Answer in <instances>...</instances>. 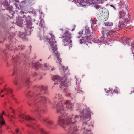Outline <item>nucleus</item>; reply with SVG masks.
Returning <instances> with one entry per match:
<instances>
[{"label":"nucleus","mask_w":134,"mask_h":134,"mask_svg":"<svg viewBox=\"0 0 134 134\" xmlns=\"http://www.w3.org/2000/svg\"><path fill=\"white\" fill-rule=\"evenodd\" d=\"M47 88L46 86H37L35 88L34 92L28 94L31 103L35 106L33 112L38 119L41 116V114L43 112V111L39 108V105L45 103L47 100V98L43 95L46 92Z\"/></svg>","instance_id":"obj_1"},{"label":"nucleus","mask_w":134,"mask_h":134,"mask_svg":"<svg viewBox=\"0 0 134 134\" xmlns=\"http://www.w3.org/2000/svg\"><path fill=\"white\" fill-rule=\"evenodd\" d=\"M40 19H41L39 24V26L41 27L39 28V31L38 32V36L39 37L40 40H43L44 41H48L49 40V38L48 37H51V38L49 39V48L50 51H52L54 53V55L55 56V59L56 60V62L59 63V69L60 70L63 71V72H64L68 69V67H65L63 66H62L60 64L62 62L61 59L59 58L60 54L56 51L57 49V45L56 42L55 40V37L54 35L52 33H49L47 36H45L44 35V30L45 28L44 24V21L43 19H41L40 17Z\"/></svg>","instance_id":"obj_2"},{"label":"nucleus","mask_w":134,"mask_h":134,"mask_svg":"<svg viewBox=\"0 0 134 134\" xmlns=\"http://www.w3.org/2000/svg\"><path fill=\"white\" fill-rule=\"evenodd\" d=\"M52 79L55 82V85L61 83L60 87L63 90L65 93H68L67 86L70 84V81L66 78L62 79L58 75L53 76L52 77Z\"/></svg>","instance_id":"obj_3"},{"label":"nucleus","mask_w":134,"mask_h":134,"mask_svg":"<svg viewBox=\"0 0 134 134\" xmlns=\"http://www.w3.org/2000/svg\"><path fill=\"white\" fill-rule=\"evenodd\" d=\"M9 36L8 39L9 43L6 45V49L3 50L2 51L4 55H7L8 53V50L14 49L15 46L16 39L14 37V34L13 33H11Z\"/></svg>","instance_id":"obj_4"},{"label":"nucleus","mask_w":134,"mask_h":134,"mask_svg":"<svg viewBox=\"0 0 134 134\" xmlns=\"http://www.w3.org/2000/svg\"><path fill=\"white\" fill-rule=\"evenodd\" d=\"M71 35L68 31H66L62 35L61 38H64L62 40L63 44L65 46H68L70 47L72 46V41L70 40Z\"/></svg>","instance_id":"obj_5"},{"label":"nucleus","mask_w":134,"mask_h":134,"mask_svg":"<svg viewBox=\"0 0 134 134\" xmlns=\"http://www.w3.org/2000/svg\"><path fill=\"white\" fill-rule=\"evenodd\" d=\"M34 66L35 69L36 70L40 68L42 69L48 70L50 71H53L55 69V68L53 67L50 66L47 63L42 65L38 63H36L35 64Z\"/></svg>","instance_id":"obj_6"},{"label":"nucleus","mask_w":134,"mask_h":134,"mask_svg":"<svg viewBox=\"0 0 134 134\" xmlns=\"http://www.w3.org/2000/svg\"><path fill=\"white\" fill-rule=\"evenodd\" d=\"M90 32V31L88 28H85L81 31H80L79 34V35L78 37V38H80V37L85 38L87 39Z\"/></svg>","instance_id":"obj_7"},{"label":"nucleus","mask_w":134,"mask_h":134,"mask_svg":"<svg viewBox=\"0 0 134 134\" xmlns=\"http://www.w3.org/2000/svg\"><path fill=\"white\" fill-rule=\"evenodd\" d=\"M83 126L82 127V130L83 132V134H92L91 132V128L93 127V125L91 124V125H85V127Z\"/></svg>","instance_id":"obj_8"},{"label":"nucleus","mask_w":134,"mask_h":134,"mask_svg":"<svg viewBox=\"0 0 134 134\" xmlns=\"http://www.w3.org/2000/svg\"><path fill=\"white\" fill-rule=\"evenodd\" d=\"M26 27L25 29L26 35H30L31 32L33 30L34 27L32 26V23L31 21L28 22L26 26Z\"/></svg>","instance_id":"obj_9"},{"label":"nucleus","mask_w":134,"mask_h":134,"mask_svg":"<svg viewBox=\"0 0 134 134\" xmlns=\"http://www.w3.org/2000/svg\"><path fill=\"white\" fill-rule=\"evenodd\" d=\"M20 119V122H22L25 120L30 121L33 120L34 119L28 115H25L23 114H21L19 115Z\"/></svg>","instance_id":"obj_10"},{"label":"nucleus","mask_w":134,"mask_h":134,"mask_svg":"<svg viewBox=\"0 0 134 134\" xmlns=\"http://www.w3.org/2000/svg\"><path fill=\"white\" fill-rule=\"evenodd\" d=\"M120 19L124 20L126 23L129 21V14L127 13H126L124 11H121L120 12Z\"/></svg>","instance_id":"obj_11"},{"label":"nucleus","mask_w":134,"mask_h":134,"mask_svg":"<svg viewBox=\"0 0 134 134\" xmlns=\"http://www.w3.org/2000/svg\"><path fill=\"white\" fill-rule=\"evenodd\" d=\"M25 55L24 54H20L19 55H18L17 56H13L12 60L11 62L13 63V64H14L16 63L17 62H18V61L21 59H22V58L24 57ZM25 57L24 56V58Z\"/></svg>","instance_id":"obj_12"},{"label":"nucleus","mask_w":134,"mask_h":134,"mask_svg":"<svg viewBox=\"0 0 134 134\" xmlns=\"http://www.w3.org/2000/svg\"><path fill=\"white\" fill-rule=\"evenodd\" d=\"M20 84L25 83L26 85H28L30 83V81L29 79L28 76H25L24 77L22 78L20 80Z\"/></svg>","instance_id":"obj_13"},{"label":"nucleus","mask_w":134,"mask_h":134,"mask_svg":"<svg viewBox=\"0 0 134 134\" xmlns=\"http://www.w3.org/2000/svg\"><path fill=\"white\" fill-rule=\"evenodd\" d=\"M2 92H3L5 94L8 95H12V90L7 87H5L3 90H2L0 93H1Z\"/></svg>","instance_id":"obj_14"},{"label":"nucleus","mask_w":134,"mask_h":134,"mask_svg":"<svg viewBox=\"0 0 134 134\" xmlns=\"http://www.w3.org/2000/svg\"><path fill=\"white\" fill-rule=\"evenodd\" d=\"M43 120L44 122L46 123V126L48 127H52L53 125L54 122L53 121L48 120L46 118H43Z\"/></svg>","instance_id":"obj_15"},{"label":"nucleus","mask_w":134,"mask_h":134,"mask_svg":"<svg viewBox=\"0 0 134 134\" xmlns=\"http://www.w3.org/2000/svg\"><path fill=\"white\" fill-rule=\"evenodd\" d=\"M18 35L19 37L22 38L23 40L24 41L25 40L26 36L24 33L20 32L18 33Z\"/></svg>","instance_id":"obj_16"},{"label":"nucleus","mask_w":134,"mask_h":134,"mask_svg":"<svg viewBox=\"0 0 134 134\" xmlns=\"http://www.w3.org/2000/svg\"><path fill=\"white\" fill-rule=\"evenodd\" d=\"M124 41L125 42L126 44H128L129 46H131L132 44L131 41L130 40V39L129 38H127L124 39V41H123V43H124Z\"/></svg>","instance_id":"obj_17"},{"label":"nucleus","mask_w":134,"mask_h":134,"mask_svg":"<svg viewBox=\"0 0 134 134\" xmlns=\"http://www.w3.org/2000/svg\"><path fill=\"white\" fill-rule=\"evenodd\" d=\"M23 22V20L22 19H19L18 20H17L16 21L17 24L19 26L22 27Z\"/></svg>","instance_id":"obj_18"},{"label":"nucleus","mask_w":134,"mask_h":134,"mask_svg":"<svg viewBox=\"0 0 134 134\" xmlns=\"http://www.w3.org/2000/svg\"><path fill=\"white\" fill-rule=\"evenodd\" d=\"M104 25L105 26H107L108 27H109L113 26V23L111 22L104 23Z\"/></svg>","instance_id":"obj_19"},{"label":"nucleus","mask_w":134,"mask_h":134,"mask_svg":"<svg viewBox=\"0 0 134 134\" xmlns=\"http://www.w3.org/2000/svg\"><path fill=\"white\" fill-rule=\"evenodd\" d=\"M76 90L77 91L78 93H83V91L79 86H77L76 87Z\"/></svg>","instance_id":"obj_20"},{"label":"nucleus","mask_w":134,"mask_h":134,"mask_svg":"<svg viewBox=\"0 0 134 134\" xmlns=\"http://www.w3.org/2000/svg\"><path fill=\"white\" fill-rule=\"evenodd\" d=\"M82 39L80 40V44H82L84 43H85L87 41V39H86L85 38H82Z\"/></svg>","instance_id":"obj_21"},{"label":"nucleus","mask_w":134,"mask_h":134,"mask_svg":"<svg viewBox=\"0 0 134 134\" xmlns=\"http://www.w3.org/2000/svg\"><path fill=\"white\" fill-rule=\"evenodd\" d=\"M112 89H111L110 88V90H109L108 92H110L111 93H112V94H114L115 93H116V94L118 93V91H115L114 90H113V91H112Z\"/></svg>","instance_id":"obj_22"},{"label":"nucleus","mask_w":134,"mask_h":134,"mask_svg":"<svg viewBox=\"0 0 134 134\" xmlns=\"http://www.w3.org/2000/svg\"><path fill=\"white\" fill-rule=\"evenodd\" d=\"M6 41V39L2 36H0V43H3L4 41Z\"/></svg>","instance_id":"obj_23"},{"label":"nucleus","mask_w":134,"mask_h":134,"mask_svg":"<svg viewBox=\"0 0 134 134\" xmlns=\"http://www.w3.org/2000/svg\"><path fill=\"white\" fill-rule=\"evenodd\" d=\"M15 1L16 3H14L15 4L16 7V8H18V9H19V7L18 6V5H19L20 2L19 1V0H15Z\"/></svg>","instance_id":"obj_24"},{"label":"nucleus","mask_w":134,"mask_h":134,"mask_svg":"<svg viewBox=\"0 0 134 134\" xmlns=\"http://www.w3.org/2000/svg\"><path fill=\"white\" fill-rule=\"evenodd\" d=\"M19 131V129L17 128L15 129L14 131H12V133L13 134H16L18 133Z\"/></svg>","instance_id":"obj_25"},{"label":"nucleus","mask_w":134,"mask_h":134,"mask_svg":"<svg viewBox=\"0 0 134 134\" xmlns=\"http://www.w3.org/2000/svg\"><path fill=\"white\" fill-rule=\"evenodd\" d=\"M40 132L41 134H47L45 131L42 129H41L40 130Z\"/></svg>","instance_id":"obj_26"},{"label":"nucleus","mask_w":134,"mask_h":134,"mask_svg":"<svg viewBox=\"0 0 134 134\" xmlns=\"http://www.w3.org/2000/svg\"><path fill=\"white\" fill-rule=\"evenodd\" d=\"M25 47L24 46L21 45L20 46H19L18 47V49H19L21 50H22V49H24L25 48Z\"/></svg>","instance_id":"obj_27"},{"label":"nucleus","mask_w":134,"mask_h":134,"mask_svg":"<svg viewBox=\"0 0 134 134\" xmlns=\"http://www.w3.org/2000/svg\"><path fill=\"white\" fill-rule=\"evenodd\" d=\"M14 83V85H19V84L18 81L17 79H16L15 80Z\"/></svg>","instance_id":"obj_28"},{"label":"nucleus","mask_w":134,"mask_h":134,"mask_svg":"<svg viewBox=\"0 0 134 134\" xmlns=\"http://www.w3.org/2000/svg\"><path fill=\"white\" fill-rule=\"evenodd\" d=\"M90 21L91 22L92 24V25H93L96 23V21L93 20Z\"/></svg>","instance_id":"obj_29"},{"label":"nucleus","mask_w":134,"mask_h":134,"mask_svg":"<svg viewBox=\"0 0 134 134\" xmlns=\"http://www.w3.org/2000/svg\"><path fill=\"white\" fill-rule=\"evenodd\" d=\"M94 7L95 8H96L97 9H99L100 8V6L97 5H94Z\"/></svg>","instance_id":"obj_30"},{"label":"nucleus","mask_w":134,"mask_h":134,"mask_svg":"<svg viewBox=\"0 0 134 134\" xmlns=\"http://www.w3.org/2000/svg\"><path fill=\"white\" fill-rule=\"evenodd\" d=\"M34 125V124L33 123H31V125L29 124V125H27V126L29 127H33V126Z\"/></svg>","instance_id":"obj_31"},{"label":"nucleus","mask_w":134,"mask_h":134,"mask_svg":"<svg viewBox=\"0 0 134 134\" xmlns=\"http://www.w3.org/2000/svg\"><path fill=\"white\" fill-rule=\"evenodd\" d=\"M76 83L77 84H79V82H80L81 81L80 80L78 79H76Z\"/></svg>","instance_id":"obj_32"},{"label":"nucleus","mask_w":134,"mask_h":134,"mask_svg":"<svg viewBox=\"0 0 134 134\" xmlns=\"http://www.w3.org/2000/svg\"><path fill=\"white\" fill-rule=\"evenodd\" d=\"M110 32L109 31H108L107 33L106 34L107 36H109V34H110Z\"/></svg>","instance_id":"obj_33"},{"label":"nucleus","mask_w":134,"mask_h":134,"mask_svg":"<svg viewBox=\"0 0 134 134\" xmlns=\"http://www.w3.org/2000/svg\"><path fill=\"white\" fill-rule=\"evenodd\" d=\"M24 59H23V60L22 61V62H20V63H21V64L22 63H23L24 64L25 63L24 62V61H23V60H24ZM20 63V62H19V63Z\"/></svg>","instance_id":"obj_34"},{"label":"nucleus","mask_w":134,"mask_h":134,"mask_svg":"<svg viewBox=\"0 0 134 134\" xmlns=\"http://www.w3.org/2000/svg\"><path fill=\"white\" fill-rule=\"evenodd\" d=\"M116 28L119 29V28H118V27H119L120 26V24L119 25L118 24V27L117 25H116Z\"/></svg>","instance_id":"obj_35"},{"label":"nucleus","mask_w":134,"mask_h":134,"mask_svg":"<svg viewBox=\"0 0 134 134\" xmlns=\"http://www.w3.org/2000/svg\"><path fill=\"white\" fill-rule=\"evenodd\" d=\"M7 116L9 117H12V115H10V114H9Z\"/></svg>","instance_id":"obj_36"},{"label":"nucleus","mask_w":134,"mask_h":134,"mask_svg":"<svg viewBox=\"0 0 134 134\" xmlns=\"http://www.w3.org/2000/svg\"><path fill=\"white\" fill-rule=\"evenodd\" d=\"M110 6H111V7H113V8H114V9H115V7H114V6H113V5H111Z\"/></svg>","instance_id":"obj_37"},{"label":"nucleus","mask_w":134,"mask_h":134,"mask_svg":"<svg viewBox=\"0 0 134 134\" xmlns=\"http://www.w3.org/2000/svg\"><path fill=\"white\" fill-rule=\"evenodd\" d=\"M4 95H2L1 96V97H4Z\"/></svg>","instance_id":"obj_38"},{"label":"nucleus","mask_w":134,"mask_h":134,"mask_svg":"<svg viewBox=\"0 0 134 134\" xmlns=\"http://www.w3.org/2000/svg\"><path fill=\"white\" fill-rule=\"evenodd\" d=\"M15 72V69H14V70H13Z\"/></svg>","instance_id":"obj_39"},{"label":"nucleus","mask_w":134,"mask_h":134,"mask_svg":"<svg viewBox=\"0 0 134 134\" xmlns=\"http://www.w3.org/2000/svg\"><path fill=\"white\" fill-rule=\"evenodd\" d=\"M106 95H108V94H106Z\"/></svg>","instance_id":"obj_40"},{"label":"nucleus","mask_w":134,"mask_h":134,"mask_svg":"<svg viewBox=\"0 0 134 134\" xmlns=\"http://www.w3.org/2000/svg\"><path fill=\"white\" fill-rule=\"evenodd\" d=\"M61 30L62 31H63V29H61Z\"/></svg>","instance_id":"obj_41"},{"label":"nucleus","mask_w":134,"mask_h":134,"mask_svg":"<svg viewBox=\"0 0 134 134\" xmlns=\"http://www.w3.org/2000/svg\"><path fill=\"white\" fill-rule=\"evenodd\" d=\"M104 32H103V34H104Z\"/></svg>","instance_id":"obj_42"},{"label":"nucleus","mask_w":134,"mask_h":134,"mask_svg":"<svg viewBox=\"0 0 134 134\" xmlns=\"http://www.w3.org/2000/svg\"><path fill=\"white\" fill-rule=\"evenodd\" d=\"M123 24H125L124 23H123Z\"/></svg>","instance_id":"obj_43"},{"label":"nucleus","mask_w":134,"mask_h":134,"mask_svg":"<svg viewBox=\"0 0 134 134\" xmlns=\"http://www.w3.org/2000/svg\"><path fill=\"white\" fill-rule=\"evenodd\" d=\"M73 29L72 30V31H73Z\"/></svg>","instance_id":"obj_44"},{"label":"nucleus","mask_w":134,"mask_h":134,"mask_svg":"<svg viewBox=\"0 0 134 134\" xmlns=\"http://www.w3.org/2000/svg\"><path fill=\"white\" fill-rule=\"evenodd\" d=\"M40 79H41V78H40Z\"/></svg>","instance_id":"obj_45"},{"label":"nucleus","mask_w":134,"mask_h":134,"mask_svg":"<svg viewBox=\"0 0 134 134\" xmlns=\"http://www.w3.org/2000/svg\"><path fill=\"white\" fill-rule=\"evenodd\" d=\"M1 79L0 78V81H1Z\"/></svg>","instance_id":"obj_46"},{"label":"nucleus","mask_w":134,"mask_h":134,"mask_svg":"<svg viewBox=\"0 0 134 134\" xmlns=\"http://www.w3.org/2000/svg\"><path fill=\"white\" fill-rule=\"evenodd\" d=\"M69 1L70 0H68Z\"/></svg>","instance_id":"obj_47"}]
</instances>
